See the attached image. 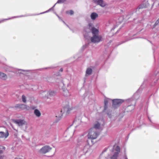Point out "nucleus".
<instances>
[{"mask_svg": "<svg viewBox=\"0 0 159 159\" xmlns=\"http://www.w3.org/2000/svg\"><path fill=\"white\" fill-rule=\"evenodd\" d=\"M110 149L111 150V156L110 157V159H117L119 154L120 152V148L118 146L114 145L113 147H110Z\"/></svg>", "mask_w": 159, "mask_h": 159, "instance_id": "obj_1", "label": "nucleus"}, {"mask_svg": "<svg viewBox=\"0 0 159 159\" xmlns=\"http://www.w3.org/2000/svg\"><path fill=\"white\" fill-rule=\"evenodd\" d=\"M99 133L95 128H91L87 135L88 139L92 140L96 139L99 135Z\"/></svg>", "mask_w": 159, "mask_h": 159, "instance_id": "obj_2", "label": "nucleus"}, {"mask_svg": "<svg viewBox=\"0 0 159 159\" xmlns=\"http://www.w3.org/2000/svg\"><path fill=\"white\" fill-rule=\"evenodd\" d=\"M72 110V109L70 108L69 106L64 107L61 111L60 114L56 115V117L57 119V122L60 119L63 114H65L66 115H67L69 113L70 111Z\"/></svg>", "mask_w": 159, "mask_h": 159, "instance_id": "obj_3", "label": "nucleus"}, {"mask_svg": "<svg viewBox=\"0 0 159 159\" xmlns=\"http://www.w3.org/2000/svg\"><path fill=\"white\" fill-rule=\"evenodd\" d=\"M148 6L149 3L148 2V0H145L143 2V3L141 5H140L139 7L137 8L135 12L132 13L131 14H130V15H128L127 16L128 17L129 16H130L132 18H133L134 20L135 19L134 18V16L136 14H139V11L140 9L143 8L147 7Z\"/></svg>", "mask_w": 159, "mask_h": 159, "instance_id": "obj_4", "label": "nucleus"}, {"mask_svg": "<svg viewBox=\"0 0 159 159\" xmlns=\"http://www.w3.org/2000/svg\"><path fill=\"white\" fill-rule=\"evenodd\" d=\"M31 70H22L20 69H17L11 67V72H12L16 74H22L27 75L29 73H31Z\"/></svg>", "mask_w": 159, "mask_h": 159, "instance_id": "obj_5", "label": "nucleus"}, {"mask_svg": "<svg viewBox=\"0 0 159 159\" xmlns=\"http://www.w3.org/2000/svg\"><path fill=\"white\" fill-rule=\"evenodd\" d=\"M112 100L106 98H105L104 99V112H106L107 115H108L109 117L110 118L111 117V111L108 112L107 111H106L107 109V108L108 105V104H110L111 103V102L112 101Z\"/></svg>", "mask_w": 159, "mask_h": 159, "instance_id": "obj_6", "label": "nucleus"}, {"mask_svg": "<svg viewBox=\"0 0 159 159\" xmlns=\"http://www.w3.org/2000/svg\"><path fill=\"white\" fill-rule=\"evenodd\" d=\"M105 122L102 118L98 120L95 124H94V127L93 128H95L96 130L97 129H101L102 127L104 125Z\"/></svg>", "mask_w": 159, "mask_h": 159, "instance_id": "obj_7", "label": "nucleus"}, {"mask_svg": "<svg viewBox=\"0 0 159 159\" xmlns=\"http://www.w3.org/2000/svg\"><path fill=\"white\" fill-rule=\"evenodd\" d=\"M91 42L93 43H98L102 40V35L98 34L93 35L90 38Z\"/></svg>", "mask_w": 159, "mask_h": 159, "instance_id": "obj_8", "label": "nucleus"}, {"mask_svg": "<svg viewBox=\"0 0 159 159\" xmlns=\"http://www.w3.org/2000/svg\"><path fill=\"white\" fill-rule=\"evenodd\" d=\"M88 28L89 31H88L87 30H86V32H91L93 35L99 34V30L95 27L93 26V25L92 24L89 23V24Z\"/></svg>", "mask_w": 159, "mask_h": 159, "instance_id": "obj_9", "label": "nucleus"}, {"mask_svg": "<svg viewBox=\"0 0 159 159\" xmlns=\"http://www.w3.org/2000/svg\"><path fill=\"white\" fill-rule=\"evenodd\" d=\"M52 148L48 145H46L43 147L39 151V153L45 154L49 152L52 149Z\"/></svg>", "mask_w": 159, "mask_h": 159, "instance_id": "obj_10", "label": "nucleus"}, {"mask_svg": "<svg viewBox=\"0 0 159 159\" xmlns=\"http://www.w3.org/2000/svg\"><path fill=\"white\" fill-rule=\"evenodd\" d=\"M112 106L114 108L119 107L121 103L123 102L124 100L120 99H115L112 100Z\"/></svg>", "mask_w": 159, "mask_h": 159, "instance_id": "obj_11", "label": "nucleus"}, {"mask_svg": "<svg viewBox=\"0 0 159 159\" xmlns=\"http://www.w3.org/2000/svg\"><path fill=\"white\" fill-rule=\"evenodd\" d=\"M71 125L68 128L65 133V134H68V135L66 136V137H68L69 138H71L73 136L75 130L73 128L72 129L71 128Z\"/></svg>", "mask_w": 159, "mask_h": 159, "instance_id": "obj_12", "label": "nucleus"}, {"mask_svg": "<svg viewBox=\"0 0 159 159\" xmlns=\"http://www.w3.org/2000/svg\"><path fill=\"white\" fill-rule=\"evenodd\" d=\"M89 146H85L82 148L80 149L79 152L80 156H82L85 155L88 152V150Z\"/></svg>", "mask_w": 159, "mask_h": 159, "instance_id": "obj_13", "label": "nucleus"}, {"mask_svg": "<svg viewBox=\"0 0 159 159\" xmlns=\"http://www.w3.org/2000/svg\"><path fill=\"white\" fill-rule=\"evenodd\" d=\"M12 121L19 126H23L24 125L25 123V121L24 120L21 119H12Z\"/></svg>", "mask_w": 159, "mask_h": 159, "instance_id": "obj_14", "label": "nucleus"}, {"mask_svg": "<svg viewBox=\"0 0 159 159\" xmlns=\"http://www.w3.org/2000/svg\"><path fill=\"white\" fill-rule=\"evenodd\" d=\"M93 1L95 3L102 7H104L106 5L103 0H93Z\"/></svg>", "mask_w": 159, "mask_h": 159, "instance_id": "obj_15", "label": "nucleus"}, {"mask_svg": "<svg viewBox=\"0 0 159 159\" xmlns=\"http://www.w3.org/2000/svg\"><path fill=\"white\" fill-rule=\"evenodd\" d=\"M159 24V18L156 21L154 24L153 25L152 28V33L153 34H155L159 30V27L157 29L155 30V27Z\"/></svg>", "mask_w": 159, "mask_h": 159, "instance_id": "obj_16", "label": "nucleus"}, {"mask_svg": "<svg viewBox=\"0 0 159 159\" xmlns=\"http://www.w3.org/2000/svg\"><path fill=\"white\" fill-rule=\"evenodd\" d=\"M40 96L43 98H46L48 97V92L46 91H41L40 93Z\"/></svg>", "mask_w": 159, "mask_h": 159, "instance_id": "obj_17", "label": "nucleus"}, {"mask_svg": "<svg viewBox=\"0 0 159 159\" xmlns=\"http://www.w3.org/2000/svg\"><path fill=\"white\" fill-rule=\"evenodd\" d=\"M9 135V133L7 131L6 133L0 131V139L6 138Z\"/></svg>", "mask_w": 159, "mask_h": 159, "instance_id": "obj_18", "label": "nucleus"}, {"mask_svg": "<svg viewBox=\"0 0 159 159\" xmlns=\"http://www.w3.org/2000/svg\"><path fill=\"white\" fill-rule=\"evenodd\" d=\"M15 107L18 108L21 110H24L27 109V106L24 104H17L16 106Z\"/></svg>", "mask_w": 159, "mask_h": 159, "instance_id": "obj_19", "label": "nucleus"}, {"mask_svg": "<svg viewBox=\"0 0 159 159\" xmlns=\"http://www.w3.org/2000/svg\"><path fill=\"white\" fill-rule=\"evenodd\" d=\"M134 105H130L128 106L125 109L126 112L131 111L134 108Z\"/></svg>", "mask_w": 159, "mask_h": 159, "instance_id": "obj_20", "label": "nucleus"}, {"mask_svg": "<svg viewBox=\"0 0 159 159\" xmlns=\"http://www.w3.org/2000/svg\"><path fill=\"white\" fill-rule=\"evenodd\" d=\"M92 72V70L90 68H88L86 70L85 76L87 77L90 75Z\"/></svg>", "mask_w": 159, "mask_h": 159, "instance_id": "obj_21", "label": "nucleus"}, {"mask_svg": "<svg viewBox=\"0 0 159 159\" xmlns=\"http://www.w3.org/2000/svg\"><path fill=\"white\" fill-rule=\"evenodd\" d=\"M0 78L2 80H5L7 79V76L5 74L0 72Z\"/></svg>", "mask_w": 159, "mask_h": 159, "instance_id": "obj_22", "label": "nucleus"}, {"mask_svg": "<svg viewBox=\"0 0 159 159\" xmlns=\"http://www.w3.org/2000/svg\"><path fill=\"white\" fill-rule=\"evenodd\" d=\"M63 91V94L65 96H68L70 95V93L66 89L62 88Z\"/></svg>", "mask_w": 159, "mask_h": 159, "instance_id": "obj_23", "label": "nucleus"}, {"mask_svg": "<svg viewBox=\"0 0 159 159\" xmlns=\"http://www.w3.org/2000/svg\"><path fill=\"white\" fill-rule=\"evenodd\" d=\"M98 16V14L95 12L92 13L90 15L91 18L92 20H95Z\"/></svg>", "mask_w": 159, "mask_h": 159, "instance_id": "obj_24", "label": "nucleus"}, {"mask_svg": "<svg viewBox=\"0 0 159 159\" xmlns=\"http://www.w3.org/2000/svg\"><path fill=\"white\" fill-rule=\"evenodd\" d=\"M34 113L35 115L38 117H39L41 116V113L38 109H36L34 110Z\"/></svg>", "mask_w": 159, "mask_h": 159, "instance_id": "obj_25", "label": "nucleus"}, {"mask_svg": "<svg viewBox=\"0 0 159 159\" xmlns=\"http://www.w3.org/2000/svg\"><path fill=\"white\" fill-rule=\"evenodd\" d=\"M84 134H83L80 136L78 138V142H83L84 141Z\"/></svg>", "mask_w": 159, "mask_h": 159, "instance_id": "obj_26", "label": "nucleus"}, {"mask_svg": "<svg viewBox=\"0 0 159 159\" xmlns=\"http://www.w3.org/2000/svg\"><path fill=\"white\" fill-rule=\"evenodd\" d=\"M48 94L51 96H54L55 95L56 93V92L53 90H50L48 92Z\"/></svg>", "mask_w": 159, "mask_h": 159, "instance_id": "obj_27", "label": "nucleus"}, {"mask_svg": "<svg viewBox=\"0 0 159 159\" xmlns=\"http://www.w3.org/2000/svg\"><path fill=\"white\" fill-rule=\"evenodd\" d=\"M46 98V102L48 104H50L53 102V99L50 98L48 97Z\"/></svg>", "mask_w": 159, "mask_h": 159, "instance_id": "obj_28", "label": "nucleus"}, {"mask_svg": "<svg viewBox=\"0 0 159 159\" xmlns=\"http://www.w3.org/2000/svg\"><path fill=\"white\" fill-rule=\"evenodd\" d=\"M5 149L6 148L5 147L2 146H0V154H2Z\"/></svg>", "mask_w": 159, "mask_h": 159, "instance_id": "obj_29", "label": "nucleus"}, {"mask_svg": "<svg viewBox=\"0 0 159 159\" xmlns=\"http://www.w3.org/2000/svg\"><path fill=\"white\" fill-rule=\"evenodd\" d=\"M57 3H55L54 5L51 8L49 9L48 10L46 11H45L44 12H42V13H41L40 14H44V13H47V12H48L49 11H51V10H53V8L55 7L56 5L57 4Z\"/></svg>", "mask_w": 159, "mask_h": 159, "instance_id": "obj_30", "label": "nucleus"}, {"mask_svg": "<svg viewBox=\"0 0 159 159\" xmlns=\"http://www.w3.org/2000/svg\"><path fill=\"white\" fill-rule=\"evenodd\" d=\"M80 122V121L78 120H77L76 119L74 121L73 123V124L74 125H76V124H79Z\"/></svg>", "mask_w": 159, "mask_h": 159, "instance_id": "obj_31", "label": "nucleus"}, {"mask_svg": "<svg viewBox=\"0 0 159 159\" xmlns=\"http://www.w3.org/2000/svg\"><path fill=\"white\" fill-rule=\"evenodd\" d=\"M22 100L23 102L25 103L26 102V98L25 96L24 95H23L22 96Z\"/></svg>", "mask_w": 159, "mask_h": 159, "instance_id": "obj_32", "label": "nucleus"}, {"mask_svg": "<svg viewBox=\"0 0 159 159\" xmlns=\"http://www.w3.org/2000/svg\"><path fill=\"white\" fill-rule=\"evenodd\" d=\"M66 13L72 15L74 14V11L72 10L68 11H66Z\"/></svg>", "mask_w": 159, "mask_h": 159, "instance_id": "obj_33", "label": "nucleus"}, {"mask_svg": "<svg viewBox=\"0 0 159 159\" xmlns=\"http://www.w3.org/2000/svg\"><path fill=\"white\" fill-rule=\"evenodd\" d=\"M66 0H58L57 2V3H63Z\"/></svg>", "mask_w": 159, "mask_h": 159, "instance_id": "obj_34", "label": "nucleus"}, {"mask_svg": "<svg viewBox=\"0 0 159 159\" xmlns=\"http://www.w3.org/2000/svg\"><path fill=\"white\" fill-rule=\"evenodd\" d=\"M55 14H56V16H57V17L59 19V20H61L62 21V22H63L64 24H66V25L67 27H68V26L67 25H66V23H65V22L63 20H62L61 19V18L59 17V16H58V15L57 14H56V13H55Z\"/></svg>", "mask_w": 159, "mask_h": 159, "instance_id": "obj_35", "label": "nucleus"}, {"mask_svg": "<svg viewBox=\"0 0 159 159\" xmlns=\"http://www.w3.org/2000/svg\"><path fill=\"white\" fill-rule=\"evenodd\" d=\"M153 126L156 129H159V125L158 124H155L153 125Z\"/></svg>", "mask_w": 159, "mask_h": 159, "instance_id": "obj_36", "label": "nucleus"}, {"mask_svg": "<svg viewBox=\"0 0 159 159\" xmlns=\"http://www.w3.org/2000/svg\"><path fill=\"white\" fill-rule=\"evenodd\" d=\"M139 89L134 94V98H135V97L136 96V95H138V93Z\"/></svg>", "mask_w": 159, "mask_h": 159, "instance_id": "obj_37", "label": "nucleus"}, {"mask_svg": "<svg viewBox=\"0 0 159 159\" xmlns=\"http://www.w3.org/2000/svg\"><path fill=\"white\" fill-rule=\"evenodd\" d=\"M128 101L129 102H134V103H135V100H132V99H128Z\"/></svg>", "mask_w": 159, "mask_h": 159, "instance_id": "obj_38", "label": "nucleus"}, {"mask_svg": "<svg viewBox=\"0 0 159 159\" xmlns=\"http://www.w3.org/2000/svg\"><path fill=\"white\" fill-rule=\"evenodd\" d=\"M87 46V44H85L84 45H83L82 47V48L83 49L85 48Z\"/></svg>", "mask_w": 159, "mask_h": 159, "instance_id": "obj_39", "label": "nucleus"}, {"mask_svg": "<svg viewBox=\"0 0 159 159\" xmlns=\"http://www.w3.org/2000/svg\"><path fill=\"white\" fill-rule=\"evenodd\" d=\"M4 156L3 155H0V159H4Z\"/></svg>", "mask_w": 159, "mask_h": 159, "instance_id": "obj_40", "label": "nucleus"}, {"mask_svg": "<svg viewBox=\"0 0 159 159\" xmlns=\"http://www.w3.org/2000/svg\"><path fill=\"white\" fill-rule=\"evenodd\" d=\"M32 15H27V16H18V17H23V16H32Z\"/></svg>", "mask_w": 159, "mask_h": 159, "instance_id": "obj_41", "label": "nucleus"}, {"mask_svg": "<svg viewBox=\"0 0 159 159\" xmlns=\"http://www.w3.org/2000/svg\"><path fill=\"white\" fill-rule=\"evenodd\" d=\"M15 159H22L21 158H20L19 157H16Z\"/></svg>", "mask_w": 159, "mask_h": 159, "instance_id": "obj_42", "label": "nucleus"}, {"mask_svg": "<svg viewBox=\"0 0 159 159\" xmlns=\"http://www.w3.org/2000/svg\"><path fill=\"white\" fill-rule=\"evenodd\" d=\"M59 71L61 72H62L63 71V69L62 68H61Z\"/></svg>", "mask_w": 159, "mask_h": 159, "instance_id": "obj_43", "label": "nucleus"}, {"mask_svg": "<svg viewBox=\"0 0 159 159\" xmlns=\"http://www.w3.org/2000/svg\"><path fill=\"white\" fill-rule=\"evenodd\" d=\"M60 84H63V85H66V84H64L62 82H61V83H60Z\"/></svg>", "mask_w": 159, "mask_h": 159, "instance_id": "obj_44", "label": "nucleus"}, {"mask_svg": "<svg viewBox=\"0 0 159 159\" xmlns=\"http://www.w3.org/2000/svg\"><path fill=\"white\" fill-rule=\"evenodd\" d=\"M124 158H125V159H128L127 156H125Z\"/></svg>", "mask_w": 159, "mask_h": 159, "instance_id": "obj_45", "label": "nucleus"}, {"mask_svg": "<svg viewBox=\"0 0 159 159\" xmlns=\"http://www.w3.org/2000/svg\"><path fill=\"white\" fill-rule=\"evenodd\" d=\"M7 20V19H4V20H1V21H0V22H2L4 20Z\"/></svg>", "mask_w": 159, "mask_h": 159, "instance_id": "obj_46", "label": "nucleus"}, {"mask_svg": "<svg viewBox=\"0 0 159 159\" xmlns=\"http://www.w3.org/2000/svg\"><path fill=\"white\" fill-rule=\"evenodd\" d=\"M14 135L15 137H16L17 136V134H16L15 133Z\"/></svg>", "mask_w": 159, "mask_h": 159, "instance_id": "obj_47", "label": "nucleus"}, {"mask_svg": "<svg viewBox=\"0 0 159 159\" xmlns=\"http://www.w3.org/2000/svg\"><path fill=\"white\" fill-rule=\"evenodd\" d=\"M115 28H116V27H114V28H112V29H111V30H114L115 29Z\"/></svg>", "mask_w": 159, "mask_h": 159, "instance_id": "obj_48", "label": "nucleus"}, {"mask_svg": "<svg viewBox=\"0 0 159 159\" xmlns=\"http://www.w3.org/2000/svg\"><path fill=\"white\" fill-rule=\"evenodd\" d=\"M91 142H93V141H92V140H91ZM92 143V144H93V143Z\"/></svg>", "mask_w": 159, "mask_h": 159, "instance_id": "obj_49", "label": "nucleus"}, {"mask_svg": "<svg viewBox=\"0 0 159 159\" xmlns=\"http://www.w3.org/2000/svg\"><path fill=\"white\" fill-rule=\"evenodd\" d=\"M133 39V38H131V39H130L129 40H131V39Z\"/></svg>", "mask_w": 159, "mask_h": 159, "instance_id": "obj_50", "label": "nucleus"}, {"mask_svg": "<svg viewBox=\"0 0 159 159\" xmlns=\"http://www.w3.org/2000/svg\"><path fill=\"white\" fill-rule=\"evenodd\" d=\"M77 125H75V127H77Z\"/></svg>", "mask_w": 159, "mask_h": 159, "instance_id": "obj_51", "label": "nucleus"}, {"mask_svg": "<svg viewBox=\"0 0 159 159\" xmlns=\"http://www.w3.org/2000/svg\"><path fill=\"white\" fill-rule=\"evenodd\" d=\"M41 13H40V14H40ZM38 15H39V14H38Z\"/></svg>", "mask_w": 159, "mask_h": 159, "instance_id": "obj_52", "label": "nucleus"}, {"mask_svg": "<svg viewBox=\"0 0 159 159\" xmlns=\"http://www.w3.org/2000/svg\"><path fill=\"white\" fill-rule=\"evenodd\" d=\"M16 131L17 132V130H16Z\"/></svg>", "mask_w": 159, "mask_h": 159, "instance_id": "obj_53", "label": "nucleus"}, {"mask_svg": "<svg viewBox=\"0 0 159 159\" xmlns=\"http://www.w3.org/2000/svg\"><path fill=\"white\" fill-rule=\"evenodd\" d=\"M12 148V150H13V148Z\"/></svg>", "mask_w": 159, "mask_h": 159, "instance_id": "obj_54", "label": "nucleus"}]
</instances>
